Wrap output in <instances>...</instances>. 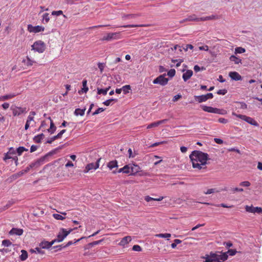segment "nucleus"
I'll return each mask as SVG.
<instances>
[{
    "label": "nucleus",
    "instance_id": "nucleus-1",
    "mask_svg": "<svg viewBox=\"0 0 262 262\" xmlns=\"http://www.w3.org/2000/svg\"><path fill=\"white\" fill-rule=\"evenodd\" d=\"M192 167L194 168L201 169L205 168V166L208 159V155L199 150H194L189 156Z\"/></svg>",
    "mask_w": 262,
    "mask_h": 262
},
{
    "label": "nucleus",
    "instance_id": "nucleus-2",
    "mask_svg": "<svg viewBox=\"0 0 262 262\" xmlns=\"http://www.w3.org/2000/svg\"><path fill=\"white\" fill-rule=\"evenodd\" d=\"M46 49V43L41 40L35 41L31 46V50L39 53H42Z\"/></svg>",
    "mask_w": 262,
    "mask_h": 262
},
{
    "label": "nucleus",
    "instance_id": "nucleus-3",
    "mask_svg": "<svg viewBox=\"0 0 262 262\" xmlns=\"http://www.w3.org/2000/svg\"><path fill=\"white\" fill-rule=\"evenodd\" d=\"M121 38L120 32L107 33L101 39V41H111L114 40H118Z\"/></svg>",
    "mask_w": 262,
    "mask_h": 262
},
{
    "label": "nucleus",
    "instance_id": "nucleus-4",
    "mask_svg": "<svg viewBox=\"0 0 262 262\" xmlns=\"http://www.w3.org/2000/svg\"><path fill=\"white\" fill-rule=\"evenodd\" d=\"M202 110L206 112L214 113L221 115H225L227 113V111L224 110H221L215 107H212L211 106H208L206 105L201 106Z\"/></svg>",
    "mask_w": 262,
    "mask_h": 262
},
{
    "label": "nucleus",
    "instance_id": "nucleus-5",
    "mask_svg": "<svg viewBox=\"0 0 262 262\" xmlns=\"http://www.w3.org/2000/svg\"><path fill=\"white\" fill-rule=\"evenodd\" d=\"M77 229V228L76 227L74 229H70L69 231H67L63 228L61 229L57 236V238L55 239L54 241H55V242H62L73 230Z\"/></svg>",
    "mask_w": 262,
    "mask_h": 262
},
{
    "label": "nucleus",
    "instance_id": "nucleus-6",
    "mask_svg": "<svg viewBox=\"0 0 262 262\" xmlns=\"http://www.w3.org/2000/svg\"><path fill=\"white\" fill-rule=\"evenodd\" d=\"M232 115L233 116H236V117L240 118L247 123L255 126H258V123L252 118L247 116L246 115H240V114H236L235 112H232Z\"/></svg>",
    "mask_w": 262,
    "mask_h": 262
},
{
    "label": "nucleus",
    "instance_id": "nucleus-7",
    "mask_svg": "<svg viewBox=\"0 0 262 262\" xmlns=\"http://www.w3.org/2000/svg\"><path fill=\"white\" fill-rule=\"evenodd\" d=\"M10 110L12 112L13 116H19L21 114H26L27 113V108L25 107H19L16 105H12Z\"/></svg>",
    "mask_w": 262,
    "mask_h": 262
},
{
    "label": "nucleus",
    "instance_id": "nucleus-8",
    "mask_svg": "<svg viewBox=\"0 0 262 262\" xmlns=\"http://www.w3.org/2000/svg\"><path fill=\"white\" fill-rule=\"evenodd\" d=\"M213 97L212 93H209L206 95L200 96H195L194 97L196 101L199 103H202L206 101L208 99H212Z\"/></svg>",
    "mask_w": 262,
    "mask_h": 262
},
{
    "label": "nucleus",
    "instance_id": "nucleus-9",
    "mask_svg": "<svg viewBox=\"0 0 262 262\" xmlns=\"http://www.w3.org/2000/svg\"><path fill=\"white\" fill-rule=\"evenodd\" d=\"M168 80L169 79L165 77V75H161L154 80L153 83L164 86L167 84Z\"/></svg>",
    "mask_w": 262,
    "mask_h": 262
},
{
    "label": "nucleus",
    "instance_id": "nucleus-10",
    "mask_svg": "<svg viewBox=\"0 0 262 262\" xmlns=\"http://www.w3.org/2000/svg\"><path fill=\"white\" fill-rule=\"evenodd\" d=\"M101 160V158L98 159L95 163H91L88 164L85 166L84 169L83 170L84 173H88L91 170H96L99 168V162Z\"/></svg>",
    "mask_w": 262,
    "mask_h": 262
},
{
    "label": "nucleus",
    "instance_id": "nucleus-11",
    "mask_svg": "<svg viewBox=\"0 0 262 262\" xmlns=\"http://www.w3.org/2000/svg\"><path fill=\"white\" fill-rule=\"evenodd\" d=\"M27 30L30 33H37L43 32L45 30V28L41 26H33L29 24L27 26Z\"/></svg>",
    "mask_w": 262,
    "mask_h": 262
},
{
    "label": "nucleus",
    "instance_id": "nucleus-12",
    "mask_svg": "<svg viewBox=\"0 0 262 262\" xmlns=\"http://www.w3.org/2000/svg\"><path fill=\"white\" fill-rule=\"evenodd\" d=\"M245 209L247 212L253 213H260L262 212V208L259 207H253V206H246Z\"/></svg>",
    "mask_w": 262,
    "mask_h": 262
},
{
    "label": "nucleus",
    "instance_id": "nucleus-13",
    "mask_svg": "<svg viewBox=\"0 0 262 262\" xmlns=\"http://www.w3.org/2000/svg\"><path fill=\"white\" fill-rule=\"evenodd\" d=\"M200 21V17H198L195 14H192L191 15L188 16L185 19H184L181 20L180 23H183L185 21Z\"/></svg>",
    "mask_w": 262,
    "mask_h": 262
},
{
    "label": "nucleus",
    "instance_id": "nucleus-14",
    "mask_svg": "<svg viewBox=\"0 0 262 262\" xmlns=\"http://www.w3.org/2000/svg\"><path fill=\"white\" fill-rule=\"evenodd\" d=\"M167 121H168L167 119H163V120L158 121L157 122H152L147 125V129H150L151 128L156 127L161 124L166 123Z\"/></svg>",
    "mask_w": 262,
    "mask_h": 262
},
{
    "label": "nucleus",
    "instance_id": "nucleus-15",
    "mask_svg": "<svg viewBox=\"0 0 262 262\" xmlns=\"http://www.w3.org/2000/svg\"><path fill=\"white\" fill-rule=\"evenodd\" d=\"M14 150L12 149V148H11L9 149V151L8 152L5 154V157H4V160L5 161H6L7 160L10 159H13L15 160L16 163L17 162V157H15L14 158H13L12 156H10V154H14Z\"/></svg>",
    "mask_w": 262,
    "mask_h": 262
},
{
    "label": "nucleus",
    "instance_id": "nucleus-16",
    "mask_svg": "<svg viewBox=\"0 0 262 262\" xmlns=\"http://www.w3.org/2000/svg\"><path fill=\"white\" fill-rule=\"evenodd\" d=\"M216 254L214 253H210L209 255H206L203 258L205 259L204 262H213L216 261Z\"/></svg>",
    "mask_w": 262,
    "mask_h": 262
},
{
    "label": "nucleus",
    "instance_id": "nucleus-17",
    "mask_svg": "<svg viewBox=\"0 0 262 262\" xmlns=\"http://www.w3.org/2000/svg\"><path fill=\"white\" fill-rule=\"evenodd\" d=\"M229 75L232 79L236 81L242 80V76L237 72H231L229 73Z\"/></svg>",
    "mask_w": 262,
    "mask_h": 262
},
{
    "label": "nucleus",
    "instance_id": "nucleus-18",
    "mask_svg": "<svg viewBox=\"0 0 262 262\" xmlns=\"http://www.w3.org/2000/svg\"><path fill=\"white\" fill-rule=\"evenodd\" d=\"M22 62L25 66L28 67L32 66L34 63L36 62L35 61L31 59L28 56H27L25 59H24Z\"/></svg>",
    "mask_w": 262,
    "mask_h": 262
},
{
    "label": "nucleus",
    "instance_id": "nucleus-19",
    "mask_svg": "<svg viewBox=\"0 0 262 262\" xmlns=\"http://www.w3.org/2000/svg\"><path fill=\"white\" fill-rule=\"evenodd\" d=\"M132 241V237L130 236H126L121 239L119 245L121 246H124Z\"/></svg>",
    "mask_w": 262,
    "mask_h": 262
},
{
    "label": "nucleus",
    "instance_id": "nucleus-20",
    "mask_svg": "<svg viewBox=\"0 0 262 262\" xmlns=\"http://www.w3.org/2000/svg\"><path fill=\"white\" fill-rule=\"evenodd\" d=\"M227 253H224L221 254H216V260L217 262L224 261L228 258Z\"/></svg>",
    "mask_w": 262,
    "mask_h": 262
},
{
    "label": "nucleus",
    "instance_id": "nucleus-21",
    "mask_svg": "<svg viewBox=\"0 0 262 262\" xmlns=\"http://www.w3.org/2000/svg\"><path fill=\"white\" fill-rule=\"evenodd\" d=\"M193 74V72L191 70H188L182 75V78L184 81L189 79Z\"/></svg>",
    "mask_w": 262,
    "mask_h": 262
},
{
    "label": "nucleus",
    "instance_id": "nucleus-22",
    "mask_svg": "<svg viewBox=\"0 0 262 262\" xmlns=\"http://www.w3.org/2000/svg\"><path fill=\"white\" fill-rule=\"evenodd\" d=\"M9 233L11 235L15 234L17 235H21L23 233V230L21 229L13 228L9 232Z\"/></svg>",
    "mask_w": 262,
    "mask_h": 262
},
{
    "label": "nucleus",
    "instance_id": "nucleus-23",
    "mask_svg": "<svg viewBox=\"0 0 262 262\" xmlns=\"http://www.w3.org/2000/svg\"><path fill=\"white\" fill-rule=\"evenodd\" d=\"M54 243H55V241H52L51 242H49L47 241L42 242L40 244L39 246L42 249L49 248L50 247H51L52 246V245Z\"/></svg>",
    "mask_w": 262,
    "mask_h": 262
},
{
    "label": "nucleus",
    "instance_id": "nucleus-24",
    "mask_svg": "<svg viewBox=\"0 0 262 262\" xmlns=\"http://www.w3.org/2000/svg\"><path fill=\"white\" fill-rule=\"evenodd\" d=\"M130 174L135 175L136 173L139 172L140 168L138 165L134 164L133 166H130Z\"/></svg>",
    "mask_w": 262,
    "mask_h": 262
},
{
    "label": "nucleus",
    "instance_id": "nucleus-25",
    "mask_svg": "<svg viewBox=\"0 0 262 262\" xmlns=\"http://www.w3.org/2000/svg\"><path fill=\"white\" fill-rule=\"evenodd\" d=\"M219 19V17L215 15H211L210 16L200 17V21H206L209 20H215Z\"/></svg>",
    "mask_w": 262,
    "mask_h": 262
},
{
    "label": "nucleus",
    "instance_id": "nucleus-26",
    "mask_svg": "<svg viewBox=\"0 0 262 262\" xmlns=\"http://www.w3.org/2000/svg\"><path fill=\"white\" fill-rule=\"evenodd\" d=\"M16 96V94H15L14 93L9 94L5 95L4 96H2L1 97H0V101H5L7 100H9V99L14 98Z\"/></svg>",
    "mask_w": 262,
    "mask_h": 262
},
{
    "label": "nucleus",
    "instance_id": "nucleus-27",
    "mask_svg": "<svg viewBox=\"0 0 262 262\" xmlns=\"http://www.w3.org/2000/svg\"><path fill=\"white\" fill-rule=\"evenodd\" d=\"M48 119L50 120V127L49 129H48V131L49 133H50L51 134H52L55 132V131L56 130V127L55 126L51 117H49Z\"/></svg>",
    "mask_w": 262,
    "mask_h": 262
},
{
    "label": "nucleus",
    "instance_id": "nucleus-28",
    "mask_svg": "<svg viewBox=\"0 0 262 262\" xmlns=\"http://www.w3.org/2000/svg\"><path fill=\"white\" fill-rule=\"evenodd\" d=\"M107 166L112 170L114 168L118 167V162L116 160L111 161L107 163Z\"/></svg>",
    "mask_w": 262,
    "mask_h": 262
},
{
    "label": "nucleus",
    "instance_id": "nucleus-29",
    "mask_svg": "<svg viewBox=\"0 0 262 262\" xmlns=\"http://www.w3.org/2000/svg\"><path fill=\"white\" fill-rule=\"evenodd\" d=\"M45 135L41 133L37 135V136H35L33 138V140L35 143H39L41 142V140L43 139Z\"/></svg>",
    "mask_w": 262,
    "mask_h": 262
},
{
    "label": "nucleus",
    "instance_id": "nucleus-30",
    "mask_svg": "<svg viewBox=\"0 0 262 262\" xmlns=\"http://www.w3.org/2000/svg\"><path fill=\"white\" fill-rule=\"evenodd\" d=\"M110 88L111 86H110L104 89L97 88V94L99 95L102 94L103 95H106Z\"/></svg>",
    "mask_w": 262,
    "mask_h": 262
},
{
    "label": "nucleus",
    "instance_id": "nucleus-31",
    "mask_svg": "<svg viewBox=\"0 0 262 262\" xmlns=\"http://www.w3.org/2000/svg\"><path fill=\"white\" fill-rule=\"evenodd\" d=\"M230 61L234 62L235 64L241 63L242 60L234 55H231L229 58Z\"/></svg>",
    "mask_w": 262,
    "mask_h": 262
},
{
    "label": "nucleus",
    "instance_id": "nucleus-32",
    "mask_svg": "<svg viewBox=\"0 0 262 262\" xmlns=\"http://www.w3.org/2000/svg\"><path fill=\"white\" fill-rule=\"evenodd\" d=\"M85 108L80 109V108H76L75 110L74 114L75 115L78 116H83L84 114Z\"/></svg>",
    "mask_w": 262,
    "mask_h": 262
},
{
    "label": "nucleus",
    "instance_id": "nucleus-33",
    "mask_svg": "<svg viewBox=\"0 0 262 262\" xmlns=\"http://www.w3.org/2000/svg\"><path fill=\"white\" fill-rule=\"evenodd\" d=\"M42 248H41L40 247H36L35 248V249H31L30 252L32 253L35 252L36 253L43 254H44V251L42 250Z\"/></svg>",
    "mask_w": 262,
    "mask_h": 262
},
{
    "label": "nucleus",
    "instance_id": "nucleus-34",
    "mask_svg": "<svg viewBox=\"0 0 262 262\" xmlns=\"http://www.w3.org/2000/svg\"><path fill=\"white\" fill-rule=\"evenodd\" d=\"M21 252V254L20 256V259L22 261L25 260L28 258V253L25 250H22Z\"/></svg>",
    "mask_w": 262,
    "mask_h": 262
},
{
    "label": "nucleus",
    "instance_id": "nucleus-35",
    "mask_svg": "<svg viewBox=\"0 0 262 262\" xmlns=\"http://www.w3.org/2000/svg\"><path fill=\"white\" fill-rule=\"evenodd\" d=\"M24 174V172H23V171H20L16 173H15L14 174H13L12 176H11V179L14 180H16V179H17L18 178L21 177V176H23V174Z\"/></svg>",
    "mask_w": 262,
    "mask_h": 262
},
{
    "label": "nucleus",
    "instance_id": "nucleus-36",
    "mask_svg": "<svg viewBox=\"0 0 262 262\" xmlns=\"http://www.w3.org/2000/svg\"><path fill=\"white\" fill-rule=\"evenodd\" d=\"M82 86L83 88L82 89V91L85 93H87L89 90V88L87 86V80L86 79H84L82 81Z\"/></svg>",
    "mask_w": 262,
    "mask_h": 262
},
{
    "label": "nucleus",
    "instance_id": "nucleus-37",
    "mask_svg": "<svg viewBox=\"0 0 262 262\" xmlns=\"http://www.w3.org/2000/svg\"><path fill=\"white\" fill-rule=\"evenodd\" d=\"M156 237L161 238H169L171 237V234L170 233H160L155 235Z\"/></svg>",
    "mask_w": 262,
    "mask_h": 262
},
{
    "label": "nucleus",
    "instance_id": "nucleus-38",
    "mask_svg": "<svg viewBox=\"0 0 262 262\" xmlns=\"http://www.w3.org/2000/svg\"><path fill=\"white\" fill-rule=\"evenodd\" d=\"M50 19V18L49 13H45L43 14V15H42V21L43 22L45 21L46 23H47L49 21Z\"/></svg>",
    "mask_w": 262,
    "mask_h": 262
},
{
    "label": "nucleus",
    "instance_id": "nucleus-39",
    "mask_svg": "<svg viewBox=\"0 0 262 262\" xmlns=\"http://www.w3.org/2000/svg\"><path fill=\"white\" fill-rule=\"evenodd\" d=\"M61 137L60 136V135H59L58 134L56 135V136H54V137L51 138L50 139H49L47 141V143H52L54 141H55V140L57 139H59V138H61Z\"/></svg>",
    "mask_w": 262,
    "mask_h": 262
},
{
    "label": "nucleus",
    "instance_id": "nucleus-40",
    "mask_svg": "<svg viewBox=\"0 0 262 262\" xmlns=\"http://www.w3.org/2000/svg\"><path fill=\"white\" fill-rule=\"evenodd\" d=\"M131 87L129 85H125L122 88V90L124 94L129 93V91L130 90Z\"/></svg>",
    "mask_w": 262,
    "mask_h": 262
},
{
    "label": "nucleus",
    "instance_id": "nucleus-41",
    "mask_svg": "<svg viewBox=\"0 0 262 262\" xmlns=\"http://www.w3.org/2000/svg\"><path fill=\"white\" fill-rule=\"evenodd\" d=\"M246 50L245 48H243L242 47H237L235 49V54H240V53H243L245 52Z\"/></svg>",
    "mask_w": 262,
    "mask_h": 262
},
{
    "label": "nucleus",
    "instance_id": "nucleus-42",
    "mask_svg": "<svg viewBox=\"0 0 262 262\" xmlns=\"http://www.w3.org/2000/svg\"><path fill=\"white\" fill-rule=\"evenodd\" d=\"M236 104H239L240 106L238 108L241 109H247V105L244 102H236Z\"/></svg>",
    "mask_w": 262,
    "mask_h": 262
},
{
    "label": "nucleus",
    "instance_id": "nucleus-43",
    "mask_svg": "<svg viewBox=\"0 0 262 262\" xmlns=\"http://www.w3.org/2000/svg\"><path fill=\"white\" fill-rule=\"evenodd\" d=\"M12 245V243L8 239H4L2 241V245L4 247H9Z\"/></svg>",
    "mask_w": 262,
    "mask_h": 262
},
{
    "label": "nucleus",
    "instance_id": "nucleus-44",
    "mask_svg": "<svg viewBox=\"0 0 262 262\" xmlns=\"http://www.w3.org/2000/svg\"><path fill=\"white\" fill-rule=\"evenodd\" d=\"M123 173H129L130 172V169L129 165H126L123 167Z\"/></svg>",
    "mask_w": 262,
    "mask_h": 262
},
{
    "label": "nucleus",
    "instance_id": "nucleus-45",
    "mask_svg": "<svg viewBox=\"0 0 262 262\" xmlns=\"http://www.w3.org/2000/svg\"><path fill=\"white\" fill-rule=\"evenodd\" d=\"M138 16H139V15H138V14H127V15H124L122 17V18L124 19H125L127 18H134Z\"/></svg>",
    "mask_w": 262,
    "mask_h": 262
},
{
    "label": "nucleus",
    "instance_id": "nucleus-46",
    "mask_svg": "<svg viewBox=\"0 0 262 262\" xmlns=\"http://www.w3.org/2000/svg\"><path fill=\"white\" fill-rule=\"evenodd\" d=\"M182 242V241L178 239H176L174 240V243L171 244V247L172 248L174 249L176 248L177 244H180Z\"/></svg>",
    "mask_w": 262,
    "mask_h": 262
},
{
    "label": "nucleus",
    "instance_id": "nucleus-47",
    "mask_svg": "<svg viewBox=\"0 0 262 262\" xmlns=\"http://www.w3.org/2000/svg\"><path fill=\"white\" fill-rule=\"evenodd\" d=\"M115 101V102H117V99H108V100H107L104 101L103 102V104H104L106 106H109L111 104V103L112 101Z\"/></svg>",
    "mask_w": 262,
    "mask_h": 262
},
{
    "label": "nucleus",
    "instance_id": "nucleus-48",
    "mask_svg": "<svg viewBox=\"0 0 262 262\" xmlns=\"http://www.w3.org/2000/svg\"><path fill=\"white\" fill-rule=\"evenodd\" d=\"M53 216L54 219L58 220H63L64 219H65V217L59 214H53Z\"/></svg>",
    "mask_w": 262,
    "mask_h": 262
},
{
    "label": "nucleus",
    "instance_id": "nucleus-49",
    "mask_svg": "<svg viewBox=\"0 0 262 262\" xmlns=\"http://www.w3.org/2000/svg\"><path fill=\"white\" fill-rule=\"evenodd\" d=\"M27 149H26L25 147H19L17 149V152L18 154V155H21L22 154V153L24 151H27Z\"/></svg>",
    "mask_w": 262,
    "mask_h": 262
},
{
    "label": "nucleus",
    "instance_id": "nucleus-50",
    "mask_svg": "<svg viewBox=\"0 0 262 262\" xmlns=\"http://www.w3.org/2000/svg\"><path fill=\"white\" fill-rule=\"evenodd\" d=\"M214 192H220V191L219 190H215V189L211 188V189H208L207 190V191L204 192V193L206 194H211V193H213Z\"/></svg>",
    "mask_w": 262,
    "mask_h": 262
},
{
    "label": "nucleus",
    "instance_id": "nucleus-51",
    "mask_svg": "<svg viewBox=\"0 0 262 262\" xmlns=\"http://www.w3.org/2000/svg\"><path fill=\"white\" fill-rule=\"evenodd\" d=\"M11 205V204L8 203L4 207H0V213L8 209Z\"/></svg>",
    "mask_w": 262,
    "mask_h": 262
},
{
    "label": "nucleus",
    "instance_id": "nucleus-52",
    "mask_svg": "<svg viewBox=\"0 0 262 262\" xmlns=\"http://www.w3.org/2000/svg\"><path fill=\"white\" fill-rule=\"evenodd\" d=\"M251 185L249 181H243L240 183L239 185L243 187H249Z\"/></svg>",
    "mask_w": 262,
    "mask_h": 262
},
{
    "label": "nucleus",
    "instance_id": "nucleus-53",
    "mask_svg": "<svg viewBox=\"0 0 262 262\" xmlns=\"http://www.w3.org/2000/svg\"><path fill=\"white\" fill-rule=\"evenodd\" d=\"M143 25H124L122 26H121L123 28H134V27H142Z\"/></svg>",
    "mask_w": 262,
    "mask_h": 262
},
{
    "label": "nucleus",
    "instance_id": "nucleus-54",
    "mask_svg": "<svg viewBox=\"0 0 262 262\" xmlns=\"http://www.w3.org/2000/svg\"><path fill=\"white\" fill-rule=\"evenodd\" d=\"M176 71L174 69H170L167 73V75L170 77H172L175 75Z\"/></svg>",
    "mask_w": 262,
    "mask_h": 262
},
{
    "label": "nucleus",
    "instance_id": "nucleus-55",
    "mask_svg": "<svg viewBox=\"0 0 262 262\" xmlns=\"http://www.w3.org/2000/svg\"><path fill=\"white\" fill-rule=\"evenodd\" d=\"M133 250L140 252L142 251V248L139 245H135L133 247Z\"/></svg>",
    "mask_w": 262,
    "mask_h": 262
},
{
    "label": "nucleus",
    "instance_id": "nucleus-56",
    "mask_svg": "<svg viewBox=\"0 0 262 262\" xmlns=\"http://www.w3.org/2000/svg\"><path fill=\"white\" fill-rule=\"evenodd\" d=\"M105 110L104 108H103L102 107L98 108L97 110H96L94 113H93V115H97L102 112H103Z\"/></svg>",
    "mask_w": 262,
    "mask_h": 262
},
{
    "label": "nucleus",
    "instance_id": "nucleus-57",
    "mask_svg": "<svg viewBox=\"0 0 262 262\" xmlns=\"http://www.w3.org/2000/svg\"><path fill=\"white\" fill-rule=\"evenodd\" d=\"M62 14H63V12L61 10L53 11L52 12V15H53L59 16Z\"/></svg>",
    "mask_w": 262,
    "mask_h": 262
},
{
    "label": "nucleus",
    "instance_id": "nucleus-58",
    "mask_svg": "<svg viewBox=\"0 0 262 262\" xmlns=\"http://www.w3.org/2000/svg\"><path fill=\"white\" fill-rule=\"evenodd\" d=\"M102 241H103V239L94 241L93 242L90 243L89 245L91 246H95V245L100 244Z\"/></svg>",
    "mask_w": 262,
    "mask_h": 262
},
{
    "label": "nucleus",
    "instance_id": "nucleus-59",
    "mask_svg": "<svg viewBox=\"0 0 262 262\" xmlns=\"http://www.w3.org/2000/svg\"><path fill=\"white\" fill-rule=\"evenodd\" d=\"M171 61H172V62L173 63H175L176 62H178V63H177V64H176V67H178L180 66L181 63L183 62V60H182V59H179V60L172 59Z\"/></svg>",
    "mask_w": 262,
    "mask_h": 262
},
{
    "label": "nucleus",
    "instance_id": "nucleus-60",
    "mask_svg": "<svg viewBox=\"0 0 262 262\" xmlns=\"http://www.w3.org/2000/svg\"><path fill=\"white\" fill-rule=\"evenodd\" d=\"M98 67L99 69L100 72H102L104 68V64L103 63L99 62L98 63Z\"/></svg>",
    "mask_w": 262,
    "mask_h": 262
},
{
    "label": "nucleus",
    "instance_id": "nucleus-61",
    "mask_svg": "<svg viewBox=\"0 0 262 262\" xmlns=\"http://www.w3.org/2000/svg\"><path fill=\"white\" fill-rule=\"evenodd\" d=\"M193 48V46L192 45L187 44L183 48L184 50L187 51L188 49L192 50Z\"/></svg>",
    "mask_w": 262,
    "mask_h": 262
},
{
    "label": "nucleus",
    "instance_id": "nucleus-62",
    "mask_svg": "<svg viewBox=\"0 0 262 262\" xmlns=\"http://www.w3.org/2000/svg\"><path fill=\"white\" fill-rule=\"evenodd\" d=\"M227 91L225 89L220 90L217 92V94L219 95H224L227 93Z\"/></svg>",
    "mask_w": 262,
    "mask_h": 262
},
{
    "label": "nucleus",
    "instance_id": "nucleus-63",
    "mask_svg": "<svg viewBox=\"0 0 262 262\" xmlns=\"http://www.w3.org/2000/svg\"><path fill=\"white\" fill-rule=\"evenodd\" d=\"M182 98V95L181 94H178L177 95H175L172 99V101L173 102H176L178 101L179 99Z\"/></svg>",
    "mask_w": 262,
    "mask_h": 262
},
{
    "label": "nucleus",
    "instance_id": "nucleus-64",
    "mask_svg": "<svg viewBox=\"0 0 262 262\" xmlns=\"http://www.w3.org/2000/svg\"><path fill=\"white\" fill-rule=\"evenodd\" d=\"M218 121L220 123L223 124H226L228 122L227 119L223 118H219Z\"/></svg>",
    "mask_w": 262,
    "mask_h": 262
}]
</instances>
